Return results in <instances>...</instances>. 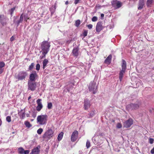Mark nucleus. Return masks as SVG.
<instances>
[{
	"label": "nucleus",
	"mask_w": 154,
	"mask_h": 154,
	"mask_svg": "<svg viewBox=\"0 0 154 154\" xmlns=\"http://www.w3.org/2000/svg\"><path fill=\"white\" fill-rule=\"evenodd\" d=\"M112 56L111 55H109L106 59L104 61L105 63L107 64H109L111 63Z\"/></svg>",
	"instance_id": "nucleus-16"
},
{
	"label": "nucleus",
	"mask_w": 154,
	"mask_h": 154,
	"mask_svg": "<svg viewBox=\"0 0 154 154\" xmlns=\"http://www.w3.org/2000/svg\"><path fill=\"white\" fill-rule=\"evenodd\" d=\"M133 120L131 118H129L124 123V126L125 128L130 127L133 124Z\"/></svg>",
	"instance_id": "nucleus-8"
},
{
	"label": "nucleus",
	"mask_w": 154,
	"mask_h": 154,
	"mask_svg": "<svg viewBox=\"0 0 154 154\" xmlns=\"http://www.w3.org/2000/svg\"><path fill=\"white\" fill-rule=\"evenodd\" d=\"M5 64L4 63L2 62H0V68L3 67L5 66Z\"/></svg>",
	"instance_id": "nucleus-41"
},
{
	"label": "nucleus",
	"mask_w": 154,
	"mask_h": 154,
	"mask_svg": "<svg viewBox=\"0 0 154 154\" xmlns=\"http://www.w3.org/2000/svg\"><path fill=\"white\" fill-rule=\"evenodd\" d=\"M80 0H75L74 2V4H77L79 2V1Z\"/></svg>",
	"instance_id": "nucleus-46"
},
{
	"label": "nucleus",
	"mask_w": 154,
	"mask_h": 154,
	"mask_svg": "<svg viewBox=\"0 0 154 154\" xmlns=\"http://www.w3.org/2000/svg\"><path fill=\"white\" fill-rule=\"evenodd\" d=\"M52 104L51 103H48L47 108L49 109H50L52 108Z\"/></svg>",
	"instance_id": "nucleus-29"
},
{
	"label": "nucleus",
	"mask_w": 154,
	"mask_h": 154,
	"mask_svg": "<svg viewBox=\"0 0 154 154\" xmlns=\"http://www.w3.org/2000/svg\"><path fill=\"white\" fill-rule=\"evenodd\" d=\"M80 24V21L79 20H78L76 21L75 23V25L77 26L78 27L79 26V25Z\"/></svg>",
	"instance_id": "nucleus-28"
},
{
	"label": "nucleus",
	"mask_w": 154,
	"mask_h": 154,
	"mask_svg": "<svg viewBox=\"0 0 154 154\" xmlns=\"http://www.w3.org/2000/svg\"><path fill=\"white\" fill-rule=\"evenodd\" d=\"M48 63V60L47 59H45L42 62L43 64V69H44L46 66L47 65Z\"/></svg>",
	"instance_id": "nucleus-22"
},
{
	"label": "nucleus",
	"mask_w": 154,
	"mask_h": 154,
	"mask_svg": "<svg viewBox=\"0 0 154 154\" xmlns=\"http://www.w3.org/2000/svg\"><path fill=\"white\" fill-rule=\"evenodd\" d=\"M39 150L38 148L36 147L33 149L30 154H38Z\"/></svg>",
	"instance_id": "nucleus-19"
},
{
	"label": "nucleus",
	"mask_w": 154,
	"mask_h": 154,
	"mask_svg": "<svg viewBox=\"0 0 154 154\" xmlns=\"http://www.w3.org/2000/svg\"><path fill=\"white\" fill-rule=\"evenodd\" d=\"M95 114V110H94L91 112L89 114V116H93Z\"/></svg>",
	"instance_id": "nucleus-31"
},
{
	"label": "nucleus",
	"mask_w": 154,
	"mask_h": 154,
	"mask_svg": "<svg viewBox=\"0 0 154 154\" xmlns=\"http://www.w3.org/2000/svg\"><path fill=\"white\" fill-rule=\"evenodd\" d=\"M150 152L152 154H154V147L151 150Z\"/></svg>",
	"instance_id": "nucleus-47"
},
{
	"label": "nucleus",
	"mask_w": 154,
	"mask_h": 154,
	"mask_svg": "<svg viewBox=\"0 0 154 154\" xmlns=\"http://www.w3.org/2000/svg\"><path fill=\"white\" fill-rule=\"evenodd\" d=\"M24 150L22 147L19 148L18 149V153L20 154H23Z\"/></svg>",
	"instance_id": "nucleus-26"
},
{
	"label": "nucleus",
	"mask_w": 154,
	"mask_h": 154,
	"mask_svg": "<svg viewBox=\"0 0 154 154\" xmlns=\"http://www.w3.org/2000/svg\"><path fill=\"white\" fill-rule=\"evenodd\" d=\"M24 17L25 20L26 21L27 20V19H29V18H27V15H24Z\"/></svg>",
	"instance_id": "nucleus-49"
},
{
	"label": "nucleus",
	"mask_w": 154,
	"mask_h": 154,
	"mask_svg": "<svg viewBox=\"0 0 154 154\" xmlns=\"http://www.w3.org/2000/svg\"><path fill=\"white\" fill-rule=\"evenodd\" d=\"M42 100L39 99L36 100V103L37 105L36 107V109L38 112L40 111L43 107V106L42 102Z\"/></svg>",
	"instance_id": "nucleus-9"
},
{
	"label": "nucleus",
	"mask_w": 154,
	"mask_h": 154,
	"mask_svg": "<svg viewBox=\"0 0 154 154\" xmlns=\"http://www.w3.org/2000/svg\"><path fill=\"white\" fill-rule=\"evenodd\" d=\"M126 61L124 60H122V69L120 72L119 74V79L120 81H121L123 75L125 72L126 69Z\"/></svg>",
	"instance_id": "nucleus-3"
},
{
	"label": "nucleus",
	"mask_w": 154,
	"mask_h": 154,
	"mask_svg": "<svg viewBox=\"0 0 154 154\" xmlns=\"http://www.w3.org/2000/svg\"><path fill=\"white\" fill-rule=\"evenodd\" d=\"M15 9V7L11 8V10L9 11V12H10V14L12 15L13 12L14 11Z\"/></svg>",
	"instance_id": "nucleus-32"
},
{
	"label": "nucleus",
	"mask_w": 154,
	"mask_h": 154,
	"mask_svg": "<svg viewBox=\"0 0 154 154\" xmlns=\"http://www.w3.org/2000/svg\"><path fill=\"white\" fill-rule=\"evenodd\" d=\"M73 54L74 56H77L78 55V50L77 48H74L72 51Z\"/></svg>",
	"instance_id": "nucleus-20"
},
{
	"label": "nucleus",
	"mask_w": 154,
	"mask_h": 154,
	"mask_svg": "<svg viewBox=\"0 0 154 154\" xmlns=\"http://www.w3.org/2000/svg\"><path fill=\"white\" fill-rule=\"evenodd\" d=\"M78 135V132L77 131H74L71 137V140L72 141L74 142L76 139Z\"/></svg>",
	"instance_id": "nucleus-13"
},
{
	"label": "nucleus",
	"mask_w": 154,
	"mask_h": 154,
	"mask_svg": "<svg viewBox=\"0 0 154 154\" xmlns=\"http://www.w3.org/2000/svg\"><path fill=\"white\" fill-rule=\"evenodd\" d=\"M103 27L102 25V23L100 22L97 23L96 26V31L97 32H99L103 29Z\"/></svg>",
	"instance_id": "nucleus-11"
},
{
	"label": "nucleus",
	"mask_w": 154,
	"mask_h": 154,
	"mask_svg": "<svg viewBox=\"0 0 154 154\" xmlns=\"http://www.w3.org/2000/svg\"><path fill=\"white\" fill-rule=\"evenodd\" d=\"M63 133V132H61L58 135L57 137V139L58 140L60 141L62 139Z\"/></svg>",
	"instance_id": "nucleus-24"
},
{
	"label": "nucleus",
	"mask_w": 154,
	"mask_h": 154,
	"mask_svg": "<svg viewBox=\"0 0 154 154\" xmlns=\"http://www.w3.org/2000/svg\"><path fill=\"white\" fill-rule=\"evenodd\" d=\"M26 116L27 117H29L30 116L29 115V114H26Z\"/></svg>",
	"instance_id": "nucleus-51"
},
{
	"label": "nucleus",
	"mask_w": 154,
	"mask_h": 154,
	"mask_svg": "<svg viewBox=\"0 0 154 154\" xmlns=\"http://www.w3.org/2000/svg\"><path fill=\"white\" fill-rule=\"evenodd\" d=\"M14 37L13 36H12L10 39V40L11 41H13V40H14Z\"/></svg>",
	"instance_id": "nucleus-48"
},
{
	"label": "nucleus",
	"mask_w": 154,
	"mask_h": 154,
	"mask_svg": "<svg viewBox=\"0 0 154 154\" xmlns=\"http://www.w3.org/2000/svg\"><path fill=\"white\" fill-rule=\"evenodd\" d=\"M37 74L35 72L31 74L29 77L30 80L29 81L33 82L35 80V78Z\"/></svg>",
	"instance_id": "nucleus-17"
},
{
	"label": "nucleus",
	"mask_w": 154,
	"mask_h": 154,
	"mask_svg": "<svg viewBox=\"0 0 154 154\" xmlns=\"http://www.w3.org/2000/svg\"><path fill=\"white\" fill-rule=\"evenodd\" d=\"M65 3L66 5H67L68 4V1H66V2Z\"/></svg>",
	"instance_id": "nucleus-52"
},
{
	"label": "nucleus",
	"mask_w": 154,
	"mask_h": 154,
	"mask_svg": "<svg viewBox=\"0 0 154 154\" xmlns=\"http://www.w3.org/2000/svg\"><path fill=\"white\" fill-rule=\"evenodd\" d=\"M32 116L34 118H35L36 116V113L33 112L32 114Z\"/></svg>",
	"instance_id": "nucleus-40"
},
{
	"label": "nucleus",
	"mask_w": 154,
	"mask_h": 154,
	"mask_svg": "<svg viewBox=\"0 0 154 154\" xmlns=\"http://www.w3.org/2000/svg\"><path fill=\"white\" fill-rule=\"evenodd\" d=\"M6 121L9 122H11V116H7L6 117Z\"/></svg>",
	"instance_id": "nucleus-33"
},
{
	"label": "nucleus",
	"mask_w": 154,
	"mask_h": 154,
	"mask_svg": "<svg viewBox=\"0 0 154 154\" xmlns=\"http://www.w3.org/2000/svg\"><path fill=\"white\" fill-rule=\"evenodd\" d=\"M104 14H101V17H104Z\"/></svg>",
	"instance_id": "nucleus-54"
},
{
	"label": "nucleus",
	"mask_w": 154,
	"mask_h": 154,
	"mask_svg": "<svg viewBox=\"0 0 154 154\" xmlns=\"http://www.w3.org/2000/svg\"><path fill=\"white\" fill-rule=\"evenodd\" d=\"M6 18L3 16L0 15V21L3 25L6 24Z\"/></svg>",
	"instance_id": "nucleus-18"
},
{
	"label": "nucleus",
	"mask_w": 154,
	"mask_h": 154,
	"mask_svg": "<svg viewBox=\"0 0 154 154\" xmlns=\"http://www.w3.org/2000/svg\"><path fill=\"white\" fill-rule=\"evenodd\" d=\"M116 127L118 128H121L122 127V125L120 123H118Z\"/></svg>",
	"instance_id": "nucleus-38"
},
{
	"label": "nucleus",
	"mask_w": 154,
	"mask_h": 154,
	"mask_svg": "<svg viewBox=\"0 0 154 154\" xmlns=\"http://www.w3.org/2000/svg\"><path fill=\"white\" fill-rule=\"evenodd\" d=\"M40 68V65L39 64H37L36 65V69L37 70H39Z\"/></svg>",
	"instance_id": "nucleus-39"
},
{
	"label": "nucleus",
	"mask_w": 154,
	"mask_h": 154,
	"mask_svg": "<svg viewBox=\"0 0 154 154\" xmlns=\"http://www.w3.org/2000/svg\"><path fill=\"white\" fill-rule=\"evenodd\" d=\"M34 119H30V121H33L34 120Z\"/></svg>",
	"instance_id": "nucleus-55"
},
{
	"label": "nucleus",
	"mask_w": 154,
	"mask_h": 154,
	"mask_svg": "<svg viewBox=\"0 0 154 154\" xmlns=\"http://www.w3.org/2000/svg\"><path fill=\"white\" fill-rule=\"evenodd\" d=\"M42 54L43 55L42 56H40V58L41 59H43L44 58H45V55L46 54H45L44 53V52L42 51Z\"/></svg>",
	"instance_id": "nucleus-36"
},
{
	"label": "nucleus",
	"mask_w": 154,
	"mask_h": 154,
	"mask_svg": "<svg viewBox=\"0 0 154 154\" xmlns=\"http://www.w3.org/2000/svg\"><path fill=\"white\" fill-rule=\"evenodd\" d=\"M3 71V69L2 68H0V74L2 73Z\"/></svg>",
	"instance_id": "nucleus-50"
},
{
	"label": "nucleus",
	"mask_w": 154,
	"mask_h": 154,
	"mask_svg": "<svg viewBox=\"0 0 154 154\" xmlns=\"http://www.w3.org/2000/svg\"><path fill=\"white\" fill-rule=\"evenodd\" d=\"M29 150H24L23 152V154H29Z\"/></svg>",
	"instance_id": "nucleus-43"
},
{
	"label": "nucleus",
	"mask_w": 154,
	"mask_h": 154,
	"mask_svg": "<svg viewBox=\"0 0 154 154\" xmlns=\"http://www.w3.org/2000/svg\"><path fill=\"white\" fill-rule=\"evenodd\" d=\"M89 89L90 91L92 92L93 94H95L97 91V86L96 83L94 81L91 82L89 86Z\"/></svg>",
	"instance_id": "nucleus-6"
},
{
	"label": "nucleus",
	"mask_w": 154,
	"mask_h": 154,
	"mask_svg": "<svg viewBox=\"0 0 154 154\" xmlns=\"http://www.w3.org/2000/svg\"><path fill=\"white\" fill-rule=\"evenodd\" d=\"M153 0H147V1L146 5L147 7H151L153 2Z\"/></svg>",
	"instance_id": "nucleus-23"
},
{
	"label": "nucleus",
	"mask_w": 154,
	"mask_h": 154,
	"mask_svg": "<svg viewBox=\"0 0 154 154\" xmlns=\"http://www.w3.org/2000/svg\"><path fill=\"white\" fill-rule=\"evenodd\" d=\"M92 25L91 24H89L87 26L88 28L89 29H91L92 27Z\"/></svg>",
	"instance_id": "nucleus-45"
},
{
	"label": "nucleus",
	"mask_w": 154,
	"mask_h": 154,
	"mask_svg": "<svg viewBox=\"0 0 154 154\" xmlns=\"http://www.w3.org/2000/svg\"><path fill=\"white\" fill-rule=\"evenodd\" d=\"M53 133L52 129L50 128H48L47 130L43 135V137L44 139L48 140L53 136Z\"/></svg>",
	"instance_id": "nucleus-4"
},
{
	"label": "nucleus",
	"mask_w": 154,
	"mask_h": 154,
	"mask_svg": "<svg viewBox=\"0 0 154 154\" xmlns=\"http://www.w3.org/2000/svg\"><path fill=\"white\" fill-rule=\"evenodd\" d=\"M34 63H32L31 65L29 66V70H32L34 67Z\"/></svg>",
	"instance_id": "nucleus-35"
},
{
	"label": "nucleus",
	"mask_w": 154,
	"mask_h": 154,
	"mask_svg": "<svg viewBox=\"0 0 154 154\" xmlns=\"http://www.w3.org/2000/svg\"><path fill=\"white\" fill-rule=\"evenodd\" d=\"M23 14H22L20 16L19 20L17 22L18 25H19L20 23H21L23 21Z\"/></svg>",
	"instance_id": "nucleus-27"
},
{
	"label": "nucleus",
	"mask_w": 154,
	"mask_h": 154,
	"mask_svg": "<svg viewBox=\"0 0 154 154\" xmlns=\"http://www.w3.org/2000/svg\"><path fill=\"white\" fill-rule=\"evenodd\" d=\"M24 124L28 128H30L32 126L30 124V123L27 121H25L24 122Z\"/></svg>",
	"instance_id": "nucleus-25"
},
{
	"label": "nucleus",
	"mask_w": 154,
	"mask_h": 154,
	"mask_svg": "<svg viewBox=\"0 0 154 154\" xmlns=\"http://www.w3.org/2000/svg\"><path fill=\"white\" fill-rule=\"evenodd\" d=\"M154 140L153 139L150 138L149 139V143L150 144H152L153 143Z\"/></svg>",
	"instance_id": "nucleus-44"
},
{
	"label": "nucleus",
	"mask_w": 154,
	"mask_h": 154,
	"mask_svg": "<svg viewBox=\"0 0 154 154\" xmlns=\"http://www.w3.org/2000/svg\"><path fill=\"white\" fill-rule=\"evenodd\" d=\"M88 32L87 31H85L83 33V35L85 37L87 35Z\"/></svg>",
	"instance_id": "nucleus-42"
},
{
	"label": "nucleus",
	"mask_w": 154,
	"mask_h": 154,
	"mask_svg": "<svg viewBox=\"0 0 154 154\" xmlns=\"http://www.w3.org/2000/svg\"><path fill=\"white\" fill-rule=\"evenodd\" d=\"M47 118L46 115H39L37 118V123L40 125H45L47 123Z\"/></svg>",
	"instance_id": "nucleus-1"
},
{
	"label": "nucleus",
	"mask_w": 154,
	"mask_h": 154,
	"mask_svg": "<svg viewBox=\"0 0 154 154\" xmlns=\"http://www.w3.org/2000/svg\"><path fill=\"white\" fill-rule=\"evenodd\" d=\"M2 120H1V119H0V126L2 124Z\"/></svg>",
	"instance_id": "nucleus-53"
},
{
	"label": "nucleus",
	"mask_w": 154,
	"mask_h": 154,
	"mask_svg": "<svg viewBox=\"0 0 154 154\" xmlns=\"http://www.w3.org/2000/svg\"><path fill=\"white\" fill-rule=\"evenodd\" d=\"M145 0H139L138 8L139 10L142 9L145 4Z\"/></svg>",
	"instance_id": "nucleus-14"
},
{
	"label": "nucleus",
	"mask_w": 154,
	"mask_h": 154,
	"mask_svg": "<svg viewBox=\"0 0 154 154\" xmlns=\"http://www.w3.org/2000/svg\"><path fill=\"white\" fill-rule=\"evenodd\" d=\"M19 115L21 118L24 119L25 117V111L23 110H21Z\"/></svg>",
	"instance_id": "nucleus-21"
},
{
	"label": "nucleus",
	"mask_w": 154,
	"mask_h": 154,
	"mask_svg": "<svg viewBox=\"0 0 154 154\" xmlns=\"http://www.w3.org/2000/svg\"><path fill=\"white\" fill-rule=\"evenodd\" d=\"M36 87V85L34 82L31 81H28V88L29 90L33 91L35 90Z\"/></svg>",
	"instance_id": "nucleus-7"
},
{
	"label": "nucleus",
	"mask_w": 154,
	"mask_h": 154,
	"mask_svg": "<svg viewBox=\"0 0 154 154\" xmlns=\"http://www.w3.org/2000/svg\"><path fill=\"white\" fill-rule=\"evenodd\" d=\"M43 131V129L42 128H40L37 131V133L38 134H41Z\"/></svg>",
	"instance_id": "nucleus-30"
},
{
	"label": "nucleus",
	"mask_w": 154,
	"mask_h": 154,
	"mask_svg": "<svg viewBox=\"0 0 154 154\" xmlns=\"http://www.w3.org/2000/svg\"><path fill=\"white\" fill-rule=\"evenodd\" d=\"M139 106L137 104L131 103L127 106V107L131 109H137Z\"/></svg>",
	"instance_id": "nucleus-12"
},
{
	"label": "nucleus",
	"mask_w": 154,
	"mask_h": 154,
	"mask_svg": "<svg viewBox=\"0 0 154 154\" xmlns=\"http://www.w3.org/2000/svg\"><path fill=\"white\" fill-rule=\"evenodd\" d=\"M50 46V43L47 41L42 42L41 44V48L42 52L45 54H47L49 51Z\"/></svg>",
	"instance_id": "nucleus-2"
},
{
	"label": "nucleus",
	"mask_w": 154,
	"mask_h": 154,
	"mask_svg": "<svg viewBox=\"0 0 154 154\" xmlns=\"http://www.w3.org/2000/svg\"><path fill=\"white\" fill-rule=\"evenodd\" d=\"M90 102L88 100H85L84 101V108L85 109H87L90 106Z\"/></svg>",
	"instance_id": "nucleus-15"
},
{
	"label": "nucleus",
	"mask_w": 154,
	"mask_h": 154,
	"mask_svg": "<svg viewBox=\"0 0 154 154\" xmlns=\"http://www.w3.org/2000/svg\"><path fill=\"white\" fill-rule=\"evenodd\" d=\"M30 98H31V97H28V99H30Z\"/></svg>",
	"instance_id": "nucleus-56"
},
{
	"label": "nucleus",
	"mask_w": 154,
	"mask_h": 154,
	"mask_svg": "<svg viewBox=\"0 0 154 154\" xmlns=\"http://www.w3.org/2000/svg\"><path fill=\"white\" fill-rule=\"evenodd\" d=\"M113 6L116 7V8H119L121 7L122 5V3L118 1H114L112 2Z\"/></svg>",
	"instance_id": "nucleus-10"
},
{
	"label": "nucleus",
	"mask_w": 154,
	"mask_h": 154,
	"mask_svg": "<svg viewBox=\"0 0 154 154\" xmlns=\"http://www.w3.org/2000/svg\"><path fill=\"white\" fill-rule=\"evenodd\" d=\"M28 74L25 71H21L18 74L15 76L16 79L18 80H24L27 76Z\"/></svg>",
	"instance_id": "nucleus-5"
},
{
	"label": "nucleus",
	"mask_w": 154,
	"mask_h": 154,
	"mask_svg": "<svg viewBox=\"0 0 154 154\" xmlns=\"http://www.w3.org/2000/svg\"><path fill=\"white\" fill-rule=\"evenodd\" d=\"M90 142L88 140L87 141L86 143V146L87 148H88L90 147Z\"/></svg>",
	"instance_id": "nucleus-34"
},
{
	"label": "nucleus",
	"mask_w": 154,
	"mask_h": 154,
	"mask_svg": "<svg viewBox=\"0 0 154 154\" xmlns=\"http://www.w3.org/2000/svg\"><path fill=\"white\" fill-rule=\"evenodd\" d=\"M97 18L96 16H94L93 17L92 19V20L93 22H95L97 20Z\"/></svg>",
	"instance_id": "nucleus-37"
}]
</instances>
